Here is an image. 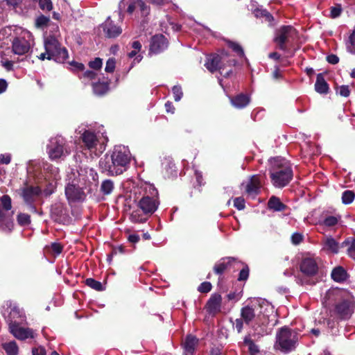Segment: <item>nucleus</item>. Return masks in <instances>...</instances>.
Wrapping results in <instances>:
<instances>
[{
  "label": "nucleus",
  "mask_w": 355,
  "mask_h": 355,
  "mask_svg": "<svg viewBox=\"0 0 355 355\" xmlns=\"http://www.w3.org/2000/svg\"><path fill=\"white\" fill-rule=\"evenodd\" d=\"M68 177L69 182L65 187V195L69 203L83 202L87 194L97 191L98 175L92 168L72 171Z\"/></svg>",
  "instance_id": "f257e3e1"
},
{
  "label": "nucleus",
  "mask_w": 355,
  "mask_h": 355,
  "mask_svg": "<svg viewBox=\"0 0 355 355\" xmlns=\"http://www.w3.org/2000/svg\"><path fill=\"white\" fill-rule=\"evenodd\" d=\"M132 155L129 148L123 145H117L110 153L101 159L99 166L103 171L110 175H118L126 171L129 168Z\"/></svg>",
  "instance_id": "f03ea898"
},
{
  "label": "nucleus",
  "mask_w": 355,
  "mask_h": 355,
  "mask_svg": "<svg viewBox=\"0 0 355 355\" xmlns=\"http://www.w3.org/2000/svg\"><path fill=\"white\" fill-rule=\"evenodd\" d=\"M101 129L96 130L87 125H81L76 130V133L79 135L83 143V149L96 156H99L105 151L108 141L106 132L103 127Z\"/></svg>",
  "instance_id": "7ed1b4c3"
},
{
  "label": "nucleus",
  "mask_w": 355,
  "mask_h": 355,
  "mask_svg": "<svg viewBox=\"0 0 355 355\" xmlns=\"http://www.w3.org/2000/svg\"><path fill=\"white\" fill-rule=\"evenodd\" d=\"M135 201L146 214H153L158 208L159 202L158 191L152 184L141 183L135 190Z\"/></svg>",
  "instance_id": "20e7f679"
},
{
  "label": "nucleus",
  "mask_w": 355,
  "mask_h": 355,
  "mask_svg": "<svg viewBox=\"0 0 355 355\" xmlns=\"http://www.w3.org/2000/svg\"><path fill=\"white\" fill-rule=\"evenodd\" d=\"M269 162L272 184L279 188L285 187L293 177V171L289 162L282 157L271 158Z\"/></svg>",
  "instance_id": "39448f33"
},
{
  "label": "nucleus",
  "mask_w": 355,
  "mask_h": 355,
  "mask_svg": "<svg viewBox=\"0 0 355 355\" xmlns=\"http://www.w3.org/2000/svg\"><path fill=\"white\" fill-rule=\"evenodd\" d=\"M236 64V60L229 57L227 54L210 55L205 64V67L211 73L218 71L225 78L232 73V67Z\"/></svg>",
  "instance_id": "423d86ee"
},
{
  "label": "nucleus",
  "mask_w": 355,
  "mask_h": 355,
  "mask_svg": "<svg viewBox=\"0 0 355 355\" xmlns=\"http://www.w3.org/2000/svg\"><path fill=\"white\" fill-rule=\"evenodd\" d=\"M46 152L51 160L64 159L71 153L67 140L62 136H56L49 139Z\"/></svg>",
  "instance_id": "0eeeda50"
},
{
  "label": "nucleus",
  "mask_w": 355,
  "mask_h": 355,
  "mask_svg": "<svg viewBox=\"0 0 355 355\" xmlns=\"http://www.w3.org/2000/svg\"><path fill=\"white\" fill-rule=\"evenodd\" d=\"M276 339V347L284 352H288L295 349L298 336L288 328H282L277 334Z\"/></svg>",
  "instance_id": "6e6552de"
},
{
  "label": "nucleus",
  "mask_w": 355,
  "mask_h": 355,
  "mask_svg": "<svg viewBox=\"0 0 355 355\" xmlns=\"http://www.w3.org/2000/svg\"><path fill=\"white\" fill-rule=\"evenodd\" d=\"M44 49L48 60H53L56 62L62 63L68 58L67 50L65 48H62L58 40L53 37H49L45 40Z\"/></svg>",
  "instance_id": "1a4fd4ad"
},
{
  "label": "nucleus",
  "mask_w": 355,
  "mask_h": 355,
  "mask_svg": "<svg viewBox=\"0 0 355 355\" xmlns=\"http://www.w3.org/2000/svg\"><path fill=\"white\" fill-rule=\"evenodd\" d=\"M32 45V35L26 32L22 36L14 38L12 42V51L16 55H23L29 52Z\"/></svg>",
  "instance_id": "9d476101"
},
{
  "label": "nucleus",
  "mask_w": 355,
  "mask_h": 355,
  "mask_svg": "<svg viewBox=\"0 0 355 355\" xmlns=\"http://www.w3.org/2000/svg\"><path fill=\"white\" fill-rule=\"evenodd\" d=\"M296 34L295 29L291 26H283L277 31L275 42L281 50H286L285 44L293 39Z\"/></svg>",
  "instance_id": "9b49d317"
},
{
  "label": "nucleus",
  "mask_w": 355,
  "mask_h": 355,
  "mask_svg": "<svg viewBox=\"0 0 355 355\" xmlns=\"http://www.w3.org/2000/svg\"><path fill=\"white\" fill-rule=\"evenodd\" d=\"M241 187L248 197L254 198L260 192L261 187L260 177L257 175H252L241 184Z\"/></svg>",
  "instance_id": "f8f14e48"
},
{
  "label": "nucleus",
  "mask_w": 355,
  "mask_h": 355,
  "mask_svg": "<svg viewBox=\"0 0 355 355\" xmlns=\"http://www.w3.org/2000/svg\"><path fill=\"white\" fill-rule=\"evenodd\" d=\"M258 304L259 303L256 302L255 300H254L241 309V316L246 324H249L254 320L259 322L260 315L258 314Z\"/></svg>",
  "instance_id": "ddd939ff"
},
{
  "label": "nucleus",
  "mask_w": 355,
  "mask_h": 355,
  "mask_svg": "<svg viewBox=\"0 0 355 355\" xmlns=\"http://www.w3.org/2000/svg\"><path fill=\"white\" fill-rule=\"evenodd\" d=\"M22 322L19 321H12L9 323V329L10 333L17 339L24 340L28 338L34 337V332L31 329L24 328L21 327Z\"/></svg>",
  "instance_id": "4468645a"
},
{
  "label": "nucleus",
  "mask_w": 355,
  "mask_h": 355,
  "mask_svg": "<svg viewBox=\"0 0 355 355\" xmlns=\"http://www.w3.org/2000/svg\"><path fill=\"white\" fill-rule=\"evenodd\" d=\"M239 265L243 263L234 257H224L219 260L214 266V270L215 273L221 275L223 272L231 268L236 269Z\"/></svg>",
  "instance_id": "2eb2a0df"
},
{
  "label": "nucleus",
  "mask_w": 355,
  "mask_h": 355,
  "mask_svg": "<svg viewBox=\"0 0 355 355\" xmlns=\"http://www.w3.org/2000/svg\"><path fill=\"white\" fill-rule=\"evenodd\" d=\"M255 301L259 303L258 314L260 315L259 322L264 324L266 322V319H268L270 316L274 315V307L269 302L264 299H256Z\"/></svg>",
  "instance_id": "dca6fc26"
},
{
  "label": "nucleus",
  "mask_w": 355,
  "mask_h": 355,
  "mask_svg": "<svg viewBox=\"0 0 355 355\" xmlns=\"http://www.w3.org/2000/svg\"><path fill=\"white\" fill-rule=\"evenodd\" d=\"M300 271L306 276L315 275L318 270V262L313 257H303L300 264Z\"/></svg>",
  "instance_id": "f3484780"
},
{
  "label": "nucleus",
  "mask_w": 355,
  "mask_h": 355,
  "mask_svg": "<svg viewBox=\"0 0 355 355\" xmlns=\"http://www.w3.org/2000/svg\"><path fill=\"white\" fill-rule=\"evenodd\" d=\"M101 27L102 28L105 37L108 38H115L122 33V28L116 24L111 19L110 17L107 18V19L101 24Z\"/></svg>",
  "instance_id": "a211bd4d"
},
{
  "label": "nucleus",
  "mask_w": 355,
  "mask_h": 355,
  "mask_svg": "<svg viewBox=\"0 0 355 355\" xmlns=\"http://www.w3.org/2000/svg\"><path fill=\"white\" fill-rule=\"evenodd\" d=\"M335 311L341 319H348L354 312V304L350 300H343L336 305Z\"/></svg>",
  "instance_id": "6ab92c4d"
},
{
  "label": "nucleus",
  "mask_w": 355,
  "mask_h": 355,
  "mask_svg": "<svg viewBox=\"0 0 355 355\" xmlns=\"http://www.w3.org/2000/svg\"><path fill=\"white\" fill-rule=\"evenodd\" d=\"M168 47L167 39L163 35H155L151 38L150 53L158 54Z\"/></svg>",
  "instance_id": "aec40b11"
},
{
  "label": "nucleus",
  "mask_w": 355,
  "mask_h": 355,
  "mask_svg": "<svg viewBox=\"0 0 355 355\" xmlns=\"http://www.w3.org/2000/svg\"><path fill=\"white\" fill-rule=\"evenodd\" d=\"M222 297L219 294H213L208 300L206 306L209 314L215 315L220 311Z\"/></svg>",
  "instance_id": "412c9836"
},
{
  "label": "nucleus",
  "mask_w": 355,
  "mask_h": 355,
  "mask_svg": "<svg viewBox=\"0 0 355 355\" xmlns=\"http://www.w3.org/2000/svg\"><path fill=\"white\" fill-rule=\"evenodd\" d=\"M42 193L39 187L27 186L21 189V195L26 203L31 204L35 198Z\"/></svg>",
  "instance_id": "4be33fe9"
},
{
  "label": "nucleus",
  "mask_w": 355,
  "mask_h": 355,
  "mask_svg": "<svg viewBox=\"0 0 355 355\" xmlns=\"http://www.w3.org/2000/svg\"><path fill=\"white\" fill-rule=\"evenodd\" d=\"M44 178L49 181L57 182L60 179V171L58 167L51 164L42 163Z\"/></svg>",
  "instance_id": "5701e85b"
},
{
  "label": "nucleus",
  "mask_w": 355,
  "mask_h": 355,
  "mask_svg": "<svg viewBox=\"0 0 355 355\" xmlns=\"http://www.w3.org/2000/svg\"><path fill=\"white\" fill-rule=\"evenodd\" d=\"M231 104L236 109H243L249 105L250 97L245 94H239L235 96L230 97Z\"/></svg>",
  "instance_id": "b1692460"
},
{
  "label": "nucleus",
  "mask_w": 355,
  "mask_h": 355,
  "mask_svg": "<svg viewBox=\"0 0 355 355\" xmlns=\"http://www.w3.org/2000/svg\"><path fill=\"white\" fill-rule=\"evenodd\" d=\"M198 340L195 336L189 335L187 336L183 343L184 355H193Z\"/></svg>",
  "instance_id": "393cba45"
},
{
  "label": "nucleus",
  "mask_w": 355,
  "mask_h": 355,
  "mask_svg": "<svg viewBox=\"0 0 355 355\" xmlns=\"http://www.w3.org/2000/svg\"><path fill=\"white\" fill-rule=\"evenodd\" d=\"M268 207L269 209L275 211H286L287 209L285 205L280 199L276 196H272L268 202Z\"/></svg>",
  "instance_id": "a878e982"
},
{
  "label": "nucleus",
  "mask_w": 355,
  "mask_h": 355,
  "mask_svg": "<svg viewBox=\"0 0 355 355\" xmlns=\"http://www.w3.org/2000/svg\"><path fill=\"white\" fill-rule=\"evenodd\" d=\"M315 89L320 94H327L328 92L329 86L322 73H318L317 75L315 83Z\"/></svg>",
  "instance_id": "bb28decb"
},
{
  "label": "nucleus",
  "mask_w": 355,
  "mask_h": 355,
  "mask_svg": "<svg viewBox=\"0 0 355 355\" xmlns=\"http://www.w3.org/2000/svg\"><path fill=\"white\" fill-rule=\"evenodd\" d=\"M62 249L63 247L60 243L55 242L46 245L44 252L45 254H51L53 257H57L62 252Z\"/></svg>",
  "instance_id": "cd10ccee"
},
{
  "label": "nucleus",
  "mask_w": 355,
  "mask_h": 355,
  "mask_svg": "<svg viewBox=\"0 0 355 355\" xmlns=\"http://www.w3.org/2000/svg\"><path fill=\"white\" fill-rule=\"evenodd\" d=\"M9 323L12 321L23 322L25 320V315L23 311L17 306L12 308L9 315Z\"/></svg>",
  "instance_id": "c85d7f7f"
},
{
  "label": "nucleus",
  "mask_w": 355,
  "mask_h": 355,
  "mask_svg": "<svg viewBox=\"0 0 355 355\" xmlns=\"http://www.w3.org/2000/svg\"><path fill=\"white\" fill-rule=\"evenodd\" d=\"M254 17L257 18L263 19L265 21L271 22L273 20V17L265 9L262 8H256L254 10L251 9Z\"/></svg>",
  "instance_id": "c756f323"
},
{
  "label": "nucleus",
  "mask_w": 355,
  "mask_h": 355,
  "mask_svg": "<svg viewBox=\"0 0 355 355\" xmlns=\"http://www.w3.org/2000/svg\"><path fill=\"white\" fill-rule=\"evenodd\" d=\"M331 277L334 281L340 282L346 279L347 272L343 268L338 266L332 270Z\"/></svg>",
  "instance_id": "7c9ffc66"
},
{
  "label": "nucleus",
  "mask_w": 355,
  "mask_h": 355,
  "mask_svg": "<svg viewBox=\"0 0 355 355\" xmlns=\"http://www.w3.org/2000/svg\"><path fill=\"white\" fill-rule=\"evenodd\" d=\"M92 88L94 93L96 95L101 96L105 94L108 89L109 86L107 83L105 82H97L92 83Z\"/></svg>",
  "instance_id": "2f4dec72"
},
{
  "label": "nucleus",
  "mask_w": 355,
  "mask_h": 355,
  "mask_svg": "<svg viewBox=\"0 0 355 355\" xmlns=\"http://www.w3.org/2000/svg\"><path fill=\"white\" fill-rule=\"evenodd\" d=\"M348 246L347 254L352 259H355V239L349 237L346 239L341 245V247Z\"/></svg>",
  "instance_id": "473e14b6"
},
{
  "label": "nucleus",
  "mask_w": 355,
  "mask_h": 355,
  "mask_svg": "<svg viewBox=\"0 0 355 355\" xmlns=\"http://www.w3.org/2000/svg\"><path fill=\"white\" fill-rule=\"evenodd\" d=\"M324 249L328 252L336 254L338 252V243L332 238H327L324 242Z\"/></svg>",
  "instance_id": "72a5a7b5"
},
{
  "label": "nucleus",
  "mask_w": 355,
  "mask_h": 355,
  "mask_svg": "<svg viewBox=\"0 0 355 355\" xmlns=\"http://www.w3.org/2000/svg\"><path fill=\"white\" fill-rule=\"evenodd\" d=\"M114 188V182L110 180H105L101 182L100 191L103 195H110Z\"/></svg>",
  "instance_id": "f704fd0d"
},
{
  "label": "nucleus",
  "mask_w": 355,
  "mask_h": 355,
  "mask_svg": "<svg viewBox=\"0 0 355 355\" xmlns=\"http://www.w3.org/2000/svg\"><path fill=\"white\" fill-rule=\"evenodd\" d=\"M2 347L8 355H17L18 353V347L15 341L3 343Z\"/></svg>",
  "instance_id": "c9c22d12"
},
{
  "label": "nucleus",
  "mask_w": 355,
  "mask_h": 355,
  "mask_svg": "<svg viewBox=\"0 0 355 355\" xmlns=\"http://www.w3.org/2000/svg\"><path fill=\"white\" fill-rule=\"evenodd\" d=\"M346 48L349 53L355 55V28L346 42Z\"/></svg>",
  "instance_id": "e433bc0d"
},
{
  "label": "nucleus",
  "mask_w": 355,
  "mask_h": 355,
  "mask_svg": "<svg viewBox=\"0 0 355 355\" xmlns=\"http://www.w3.org/2000/svg\"><path fill=\"white\" fill-rule=\"evenodd\" d=\"M85 284L87 286H89L90 288L98 291H101L104 290V288L102 285V284L100 282H98L92 278H88L85 280Z\"/></svg>",
  "instance_id": "4c0bfd02"
},
{
  "label": "nucleus",
  "mask_w": 355,
  "mask_h": 355,
  "mask_svg": "<svg viewBox=\"0 0 355 355\" xmlns=\"http://www.w3.org/2000/svg\"><path fill=\"white\" fill-rule=\"evenodd\" d=\"M96 76V73L94 71L87 70L85 71L82 76H80V78L83 80L84 83H87L89 80H93L95 79Z\"/></svg>",
  "instance_id": "58836bf2"
},
{
  "label": "nucleus",
  "mask_w": 355,
  "mask_h": 355,
  "mask_svg": "<svg viewBox=\"0 0 355 355\" xmlns=\"http://www.w3.org/2000/svg\"><path fill=\"white\" fill-rule=\"evenodd\" d=\"M138 53H139V51H137L136 50H132V51L128 53V55L130 58H132L135 57L129 68V70L130 69H132L136 64L139 63L142 60L143 56L141 54H138Z\"/></svg>",
  "instance_id": "ea45409f"
},
{
  "label": "nucleus",
  "mask_w": 355,
  "mask_h": 355,
  "mask_svg": "<svg viewBox=\"0 0 355 355\" xmlns=\"http://www.w3.org/2000/svg\"><path fill=\"white\" fill-rule=\"evenodd\" d=\"M354 199V193L352 191H345L342 196V201L345 205H349L353 202Z\"/></svg>",
  "instance_id": "a19ab883"
},
{
  "label": "nucleus",
  "mask_w": 355,
  "mask_h": 355,
  "mask_svg": "<svg viewBox=\"0 0 355 355\" xmlns=\"http://www.w3.org/2000/svg\"><path fill=\"white\" fill-rule=\"evenodd\" d=\"M41 168V163L35 161H30L27 166V171L28 173H33L37 175V170Z\"/></svg>",
  "instance_id": "79ce46f5"
},
{
  "label": "nucleus",
  "mask_w": 355,
  "mask_h": 355,
  "mask_svg": "<svg viewBox=\"0 0 355 355\" xmlns=\"http://www.w3.org/2000/svg\"><path fill=\"white\" fill-rule=\"evenodd\" d=\"M1 205L3 207V208L6 210V211H8V210H10L11 208H12V202H11V198L8 195H3L1 199Z\"/></svg>",
  "instance_id": "37998d69"
},
{
  "label": "nucleus",
  "mask_w": 355,
  "mask_h": 355,
  "mask_svg": "<svg viewBox=\"0 0 355 355\" xmlns=\"http://www.w3.org/2000/svg\"><path fill=\"white\" fill-rule=\"evenodd\" d=\"M173 98L175 101H180L183 96L182 87L180 85H175L172 88Z\"/></svg>",
  "instance_id": "c03bdc74"
},
{
  "label": "nucleus",
  "mask_w": 355,
  "mask_h": 355,
  "mask_svg": "<svg viewBox=\"0 0 355 355\" xmlns=\"http://www.w3.org/2000/svg\"><path fill=\"white\" fill-rule=\"evenodd\" d=\"M56 187V182L53 181H49L46 188L43 190L42 193L45 196H51L55 191Z\"/></svg>",
  "instance_id": "a18cd8bd"
},
{
  "label": "nucleus",
  "mask_w": 355,
  "mask_h": 355,
  "mask_svg": "<svg viewBox=\"0 0 355 355\" xmlns=\"http://www.w3.org/2000/svg\"><path fill=\"white\" fill-rule=\"evenodd\" d=\"M39 6L42 10L50 11L53 8L51 0H39Z\"/></svg>",
  "instance_id": "49530a36"
},
{
  "label": "nucleus",
  "mask_w": 355,
  "mask_h": 355,
  "mask_svg": "<svg viewBox=\"0 0 355 355\" xmlns=\"http://www.w3.org/2000/svg\"><path fill=\"white\" fill-rule=\"evenodd\" d=\"M228 45L239 55H240V56L244 55L243 50L242 47L239 44H237L236 42H230L228 43Z\"/></svg>",
  "instance_id": "de8ad7c7"
},
{
  "label": "nucleus",
  "mask_w": 355,
  "mask_h": 355,
  "mask_svg": "<svg viewBox=\"0 0 355 355\" xmlns=\"http://www.w3.org/2000/svg\"><path fill=\"white\" fill-rule=\"evenodd\" d=\"M336 93L342 96L347 97L350 94V91L347 85H341L337 87Z\"/></svg>",
  "instance_id": "09e8293b"
},
{
  "label": "nucleus",
  "mask_w": 355,
  "mask_h": 355,
  "mask_svg": "<svg viewBox=\"0 0 355 355\" xmlns=\"http://www.w3.org/2000/svg\"><path fill=\"white\" fill-rule=\"evenodd\" d=\"M116 61L114 58H109L106 62L105 70L107 73H112L114 71Z\"/></svg>",
  "instance_id": "8fccbe9b"
},
{
  "label": "nucleus",
  "mask_w": 355,
  "mask_h": 355,
  "mask_svg": "<svg viewBox=\"0 0 355 355\" xmlns=\"http://www.w3.org/2000/svg\"><path fill=\"white\" fill-rule=\"evenodd\" d=\"M342 12V7L340 4L336 5L331 8V17L336 18L340 15Z\"/></svg>",
  "instance_id": "3c124183"
},
{
  "label": "nucleus",
  "mask_w": 355,
  "mask_h": 355,
  "mask_svg": "<svg viewBox=\"0 0 355 355\" xmlns=\"http://www.w3.org/2000/svg\"><path fill=\"white\" fill-rule=\"evenodd\" d=\"M103 62L101 58H95L94 60L89 62V66L93 69H100L102 67Z\"/></svg>",
  "instance_id": "603ef678"
},
{
  "label": "nucleus",
  "mask_w": 355,
  "mask_h": 355,
  "mask_svg": "<svg viewBox=\"0 0 355 355\" xmlns=\"http://www.w3.org/2000/svg\"><path fill=\"white\" fill-rule=\"evenodd\" d=\"M139 7L143 15H148L150 12V7L147 6L142 0L137 1Z\"/></svg>",
  "instance_id": "864d4df0"
},
{
  "label": "nucleus",
  "mask_w": 355,
  "mask_h": 355,
  "mask_svg": "<svg viewBox=\"0 0 355 355\" xmlns=\"http://www.w3.org/2000/svg\"><path fill=\"white\" fill-rule=\"evenodd\" d=\"M69 65L71 66V69L73 71H82L85 69V66L83 64L75 61L71 62L69 63Z\"/></svg>",
  "instance_id": "5fc2aeb1"
},
{
  "label": "nucleus",
  "mask_w": 355,
  "mask_h": 355,
  "mask_svg": "<svg viewBox=\"0 0 355 355\" xmlns=\"http://www.w3.org/2000/svg\"><path fill=\"white\" fill-rule=\"evenodd\" d=\"M211 283L205 282L198 286V290L200 293H208L211 291Z\"/></svg>",
  "instance_id": "6e6d98bb"
},
{
  "label": "nucleus",
  "mask_w": 355,
  "mask_h": 355,
  "mask_svg": "<svg viewBox=\"0 0 355 355\" xmlns=\"http://www.w3.org/2000/svg\"><path fill=\"white\" fill-rule=\"evenodd\" d=\"M249 276V268L248 266H244V267L241 269L239 273V277L238 279L239 281H244L248 278Z\"/></svg>",
  "instance_id": "4d7b16f0"
},
{
  "label": "nucleus",
  "mask_w": 355,
  "mask_h": 355,
  "mask_svg": "<svg viewBox=\"0 0 355 355\" xmlns=\"http://www.w3.org/2000/svg\"><path fill=\"white\" fill-rule=\"evenodd\" d=\"M234 205L239 210H242L245 208V200L242 197L236 198L234 200Z\"/></svg>",
  "instance_id": "13d9d810"
},
{
  "label": "nucleus",
  "mask_w": 355,
  "mask_h": 355,
  "mask_svg": "<svg viewBox=\"0 0 355 355\" xmlns=\"http://www.w3.org/2000/svg\"><path fill=\"white\" fill-rule=\"evenodd\" d=\"M14 228V223H0V231L9 233Z\"/></svg>",
  "instance_id": "bf43d9fd"
},
{
  "label": "nucleus",
  "mask_w": 355,
  "mask_h": 355,
  "mask_svg": "<svg viewBox=\"0 0 355 355\" xmlns=\"http://www.w3.org/2000/svg\"><path fill=\"white\" fill-rule=\"evenodd\" d=\"M49 18L44 15H41L36 19V25L38 27L43 26L44 25H46L49 21Z\"/></svg>",
  "instance_id": "052dcab7"
},
{
  "label": "nucleus",
  "mask_w": 355,
  "mask_h": 355,
  "mask_svg": "<svg viewBox=\"0 0 355 355\" xmlns=\"http://www.w3.org/2000/svg\"><path fill=\"white\" fill-rule=\"evenodd\" d=\"M302 239H303L302 234L297 233V232L294 233L291 236V241L294 245L299 244L302 241Z\"/></svg>",
  "instance_id": "680f3d73"
},
{
  "label": "nucleus",
  "mask_w": 355,
  "mask_h": 355,
  "mask_svg": "<svg viewBox=\"0 0 355 355\" xmlns=\"http://www.w3.org/2000/svg\"><path fill=\"white\" fill-rule=\"evenodd\" d=\"M243 318H237L235 320V322H234L233 325L235 327V329L237 330L239 333H240L243 329Z\"/></svg>",
  "instance_id": "e2e57ef3"
},
{
  "label": "nucleus",
  "mask_w": 355,
  "mask_h": 355,
  "mask_svg": "<svg viewBox=\"0 0 355 355\" xmlns=\"http://www.w3.org/2000/svg\"><path fill=\"white\" fill-rule=\"evenodd\" d=\"M342 220L341 216L338 214L331 215L325 218L324 222H338Z\"/></svg>",
  "instance_id": "0e129e2a"
},
{
  "label": "nucleus",
  "mask_w": 355,
  "mask_h": 355,
  "mask_svg": "<svg viewBox=\"0 0 355 355\" xmlns=\"http://www.w3.org/2000/svg\"><path fill=\"white\" fill-rule=\"evenodd\" d=\"M11 161L10 154L6 153L0 155V162L2 164H8Z\"/></svg>",
  "instance_id": "69168bd1"
},
{
  "label": "nucleus",
  "mask_w": 355,
  "mask_h": 355,
  "mask_svg": "<svg viewBox=\"0 0 355 355\" xmlns=\"http://www.w3.org/2000/svg\"><path fill=\"white\" fill-rule=\"evenodd\" d=\"M327 60L330 64H336L339 62V58L337 55L331 54L327 57Z\"/></svg>",
  "instance_id": "338daca9"
},
{
  "label": "nucleus",
  "mask_w": 355,
  "mask_h": 355,
  "mask_svg": "<svg viewBox=\"0 0 355 355\" xmlns=\"http://www.w3.org/2000/svg\"><path fill=\"white\" fill-rule=\"evenodd\" d=\"M2 66L8 71H10L13 68V62L10 60H6L1 61Z\"/></svg>",
  "instance_id": "774afa93"
}]
</instances>
